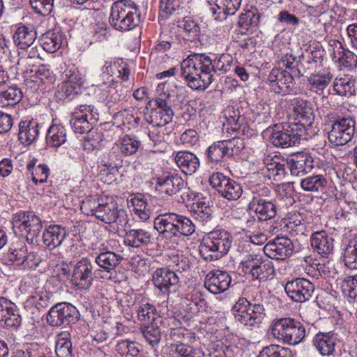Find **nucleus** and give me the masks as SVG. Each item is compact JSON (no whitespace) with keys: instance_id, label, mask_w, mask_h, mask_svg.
<instances>
[{"instance_id":"nucleus-1","label":"nucleus","mask_w":357,"mask_h":357,"mask_svg":"<svg viewBox=\"0 0 357 357\" xmlns=\"http://www.w3.org/2000/svg\"><path fill=\"white\" fill-rule=\"evenodd\" d=\"M233 63L230 54H193L181 63V77L193 90H205L216 73L228 72Z\"/></svg>"},{"instance_id":"nucleus-2","label":"nucleus","mask_w":357,"mask_h":357,"mask_svg":"<svg viewBox=\"0 0 357 357\" xmlns=\"http://www.w3.org/2000/svg\"><path fill=\"white\" fill-rule=\"evenodd\" d=\"M153 227L161 238L169 240L189 237L196 229V226L191 219L170 212L159 214L154 219Z\"/></svg>"},{"instance_id":"nucleus-3","label":"nucleus","mask_w":357,"mask_h":357,"mask_svg":"<svg viewBox=\"0 0 357 357\" xmlns=\"http://www.w3.org/2000/svg\"><path fill=\"white\" fill-rule=\"evenodd\" d=\"M141 13L138 6L130 1H117L110 9L109 22L116 30L128 31L139 26Z\"/></svg>"},{"instance_id":"nucleus-4","label":"nucleus","mask_w":357,"mask_h":357,"mask_svg":"<svg viewBox=\"0 0 357 357\" xmlns=\"http://www.w3.org/2000/svg\"><path fill=\"white\" fill-rule=\"evenodd\" d=\"M232 242V236L227 231L220 229L213 230L203 238L199 252L206 261H215L228 253Z\"/></svg>"},{"instance_id":"nucleus-5","label":"nucleus","mask_w":357,"mask_h":357,"mask_svg":"<svg viewBox=\"0 0 357 357\" xmlns=\"http://www.w3.org/2000/svg\"><path fill=\"white\" fill-rule=\"evenodd\" d=\"M273 336L284 343L296 345L305 337V328L298 321L289 317L275 320L271 325Z\"/></svg>"},{"instance_id":"nucleus-6","label":"nucleus","mask_w":357,"mask_h":357,"mask_svg":"<svg viewBox=\"0 0 357 357\" xmlns=\"http://www.w3.org/2000/svg\"><path fill=\"white\" fill-rule=\"evenodd\" d=\"M355 133V121L349 113L336 116L331 122L328 139L335 146H343L349 142Z\"/></svg>"},{"instance_id":"nucleus-7","label":"nucleus","mask_w":357,"mask_h":357,"mask_svg":"<svg viewBox=\"0 0 357 357\" xmlns=\"http://www.w3.org/2000/svg\"><path fill=\"white\" fill-rule=\"evenodd\" d=\"M42 227L41 219L33 211H20L13 218L15 234L25 237L29 243H33L38 236Z\"/></svg>"},{"instance_id":"nucleus-8","label":"nucleus","mask_w":357,"mask_h":357,"mask_svg":"<svg viewBox=\"0 0 357 357\" xmlns=\"http://www.w3.org/2000/svg\"><path fill=\"white\" fill-rule=\"evenodd\" d=\"M98 110L93 105H81L72 114L70 124L77 133L90 132L89 138L93 139L91 136L95 132L92 130V128L98 121Z\"/></svg>"},{"instance_id":"nucleus-9","label":"nucleus","mask_w":357,"mask_h":357,"mask_svg":"<svg viewBox=\"0 0 357 357\" xmlns=\"http://www.w3.org/2000/svg\"><path fill=\"white\" fill-rule=\"evenodd\" d=\"M63 79V82L57 86L55 96L59 100L70 102L78 96L84 82L80 73L74 67L66 68Z\"/></svg>"},{"instance_id":"nucleus-10","label":"nucleus","mask_w":357,"mask_h":357,"mask_svg":"<svg viewBox=\"0 0 357 357\" xmlns=\"http://www.w3.org/2000/svg\"><path fill=\"white\" fill-rule=\"evenodd\" d=\"M304 132L293 124H275L271 128V143L282 149L294 146L300 143Z\"/></svg>"},{"instance_id":"nucleus-11","label":"nucleus","mask_w":357,"mask_h":357,"mask_svg":"<svg viewBox=\"0 0 357 357\" xmlns=\"http://www.w3.org/2000/svg\"><path fill=\"white\" fill-rule=\"evenodd\" d=\"M208 181L218 195L228 201L237 200L243 194L242 185L221 172L212 174Z\"/></svg>"},{"instance_id":"nucleus-12","label":"nucleus","mask_w":357,"mask_h":357,"mask_svg":"<svg viewBox=\"0 0 357 357\" xmlns=\"http://www.w3.org/2000/svg\"><path fill=\"white\" fill-rule=\"evenodd\" d=\"M79 318L77 309L70 303H59L52 306L47 314V321L52 326L75 324Z\"/></svg>"},{"instance_id":"nucleus-13","label":"nucleus","mask_w":357,"mask_h":357,"mask_svg":"<svg viewBox=\"0 0 357 357\" xmlns=\"http://www.w3.org/2000/svg\"><path fill=\"white\" fill-rule=\"evenodd\" d=\"M151 280L160 296H168L177 290L179 277L168 268H160L153 272Z\"/></svg>"},{"instance_id":"nucleus-14","label":"nucleus","mask_w":357,"mask_h":357,"mask_svg":"<svg viewBox=\"0 0 357 357\" xmlns=\"http://www.w3.org/2000/svg\"><path fill=\"white\" fill-rule=\"evenodd\" d=\"M96 217L105 223H115L117 227L116 229L118 232L126 231L125 227L128 223L127 215L125 211L118 210L115 202H102L96 209Z\"/></svg>"},{"instance_id":"nucleus-15","label":"nucleus","mask_w":357,"mask_h":357,"mask_svg":"<svg viewBox=\"0 0 357 357\" xmlns=\"http://www.w3.org/2000/svg\"><path fill=\"white\" fill-rule=\"evenodd\" d=\"M293 114L297 123L293 125L297 126L303 132H305L314 122V112L312 104L306 100L296 98L291 100Z\"/></svg>"},{"instance_id":"nucleus-16","label":"nucleus","mask_w":357,"mask_h":357,"mask_svg":"<svg viewBox=\"0 0 357 357\" xmlns=\"http://www.w3.org/2000/svg\"><path fill=\"white\" fill-rule=\"evenodd\" d=\"M284 290L293 301L302 303L312 298L314 286L310 280L298 278L288 281L285 284Z\"/></svg>"},{"instance_id":"nucleus-17","label":"nucleus","mask_w":357,"mask_h":357,"mask_svg":"<svg viewBox=\"0 0 357 357\" xmlns=\"http://www.w3.org/2000/svg\"><path fill=\"white\" fill-rule=\"evenodd\" d=\"M293 73L287 70L274 68L268 75L271 90L278 94L285 95L291 92L294 87Z\"/></svg>"},{"instance_id":"nucleus-18","label":"nucleus","mask_w":357,"mask_h":357,"mask_svg":"<svg viewBox=\"0 0 357 357\" xmlns=\"http://www.w3.org/2000/svg\"><path fill=\"white\" fill-rule=\"evenodd\" d=\"M263 250L264 254L271 259L284 260L293 254L294 246L289 238L278 236L266 243Z\"/></svg>"},{"instance_id":"nucleus-19","label":"nucleus","mask_w":357,"mask_h":357,"mask_svg":"<svg viewBox=\"0 0 357 357\" xmlns=\"http://www.w3.org/2000/svg\"><path fill=\"white\" fill-rule=\"evenodd\" d=\"M235 319L250 329L259 328L266 314H257V310L237 301L233 307Z\"/></svg>"},{"instance_id":"nucleus-20","label":"nucleus","mask_w":357,"mask_h":357,"mask_svg":"<svg viewBox=\"0 0 357 357\" xmlns=\"http://www.w3.org/2000/svg\"><path fill=\"white\" fill-rule=\"evenodd\" d=\"M93 280V265L89 259L83 258L74 266L71 281L78 289H89Z\"/></svg>"},{"instance_id":"nucleus-21","label":"nucleus","mask_w":357,"mask_h":357,"mask_svg":"<svg viewBox=\"0 0 357 357\" xmlns=\"http://www.w3.org/2000/svg\"><path fill=\"white\" fill-rule=\"evenodd\" d=\"M22 323V318L14 303L0 297V324L6 328H17Z\"/></svg>"},{"instance_id":"nucleus-22","label":"nucleus","mask_w":357,"mask_h":357,"mask_svg":"<svg viewBox=\"0 0 357 357\" xmlns=\"http://www.w3.org/2000/svg\"><path fill=\"white\" fill-rule=\"evenodd\" d=\"M230 275L221 270H213L207 273L204 287L212 294H219L227 290L231 284Z\"/></svg>"},{"instance_id":"nucleus-23","label":"nucleus","mask_w":357,"mask_h":357,"mask_svg":"<svg viewBox=\"0 0 357 357\" xmlns=\"http://www.w3.org/2000/svg\"><path fill=\"white\" fill-rule=\"evenodd\" d=\"M286 162L291 174L296 176H303L314 167L313 158L305 152H298L291 155Z\"/></svg>"},{"instance_id":"nucleus-24","label":"nucleus","mask_w":357,"mask_h":357,"mask_svg":"<svg viewBox=\"0 0 357 357\" xmlns=\"http://www.w3.org/2000/svg\"><path fill=\"white\" fill-rule=\"evenodd\" d=\"M242 0H209L210 11L215 20H222L238 10Z\"/></svg>"},{"instance_id":"nucleus-25","label":"nucleus","mask_w":357,"mask_h":357,"mask_svg":"<svg viewBox=\"0 0 357 357\" xmlns=\"http://www.w3.org/2000/svg\"><path fill=\"white\" fill-rule=\"evenodd\" d=\"M40 135L39 123L33 119H26L19 123V140L24 146L35 142Z\"/></svg>"},{"instance_id":"nucleus-26","label":"nucleus","mask_w":357,"mask_h":357,"mask_svg":"<svg viewBox=\"0 0 357 357\" xmlns=\"http://www.w3.org/2000/svg\"><path fill=\"white\" fill-rule=\"evenodd\" d=\"M310 242L313 250L323 257H327L333 250V239L324 230L313 232Z\"/></svg>"},{"instance_id":"nucleus-27","label":"nucleus","mask_w":357,"mask_h":357,"mask_svg":"<svg viewBox=\"0 0 357 357\" xmlns=\"http://www.w3.org/2000/svg\"><path fill=\"white\" fill-rule=\"evenodd\" d=\"M241 303H245L247 305L257 310V314L260 312L265 313V305L266 301L263 296L262 292L257 288L253 287H248L244 289L243 295L238 299Z\"/></svg>"},{"instance_id":"nucleus-28","label":"nucleus","mask_w":357,"mask_h":357,"mask_svg":"<svg viewBox=\"0 0 357 357\" xmlns=\"http://www.w3.org/2000/svg\"><path fill=\"white\" fill-rule=\"evenodd\" d=\"M67 236L65 227L59 225H51L43 231V241L49 250L60 246Z\"/></svg>"},{"instance_id":"nucleus-29","label":"nucleus","mask_w":357,"mask_h":357,"mask_svg":"<svg viewBox=\"0 0 357 357\" xmlns=\"http://www.w3.org/2000/svg\"><path fill=\"white\" fill-rule=\"evenodd\" d=\"M264 163L266 169L265 174L269 179L280 181L284 178L287 174L286 167L287 166L286 161L280 162V158L277 156L273 158L267 155L264 159Z\"/></svg>"},{"instance_id":"nucleus-30","label":"nucleus","mask_w":357,"mask_h":357,"mask_svg":"<svg viewBox=\"0 0 357 357\" xmlns=\"http://www.w3.org/2000/svg\"><path fill=\"white\" fill-rule=\"evenodd\" d=\"M248 208L254 211L259 221H266L275 217L277 208L271 200L257 199L250 202Z\"/></svg>"},{"instance_id":"nucleus-31","label":"nucleus","mask_w":357,"mask_h":357,"mask_svg":"<svg viewBox=\"0 0 357 357\" xmlns=\"http://www.w3.org/2000/svg\"><path fill=\"white\" fill-rule=\"evenodd\" d=\"M36 37V31L33 26L20 25L15 29L13 40L18 48L24 50L31 47Z\"/></svg>"},{"instance_id":"nucleus-32","label":"nucleus","mask_w":357,"mask_h":357,"mask_svg":"<svg viewBox=\"0 0 357 357\" xmlns=\"http://www.w3.org/2000/svg\"><path fill=\"white\" fill-rule=\"evenodd\" d=\"M184 181L178 174H171L159 178L156 189L161 194L172 196L178 193L183 187Z\"/></svg>"},{"instance_id":"nucleus-33","label":"nucleus","mask_w":357,"mask_h":357,"mask_svg":"<svg viewBox=\"0 0 357 357\" xmlns=\"http://www.w3.org/2000/svg\"><path fill=\"white\" fill-rule=\"evenodd\" d=\"M313 345L322 356H330L335 351L336 337L332 332H319L313 338Z\"/></svg>"},{"instance_id":"nucleus-34","label":"nucleus","mask_w":357,"mask_h":357,"mask_svg":"<svg viewBox=\"0 0 357 357\" xmlns=\"http://www.w3.org/2000/svg\"><path fill=\"white\" fill-rule=\"evenodd\" d=\"M166 82L158 84L156 92L158 96L149 102L151 111H164L172 109L171 106V98L172 95L167 87Z\"/></svg>"},{"instance_id":"nucleus-35","label":"nucleus","mask_w":357,"mask_h":357,"mask_svg":"<svg viewBox=\"0 0 357 357\" xmlns=\"http://www.w3.org/2000/svg\"><path fill=\"white\" fill-rule=\"evenodd\" d=\"M151 233L144 229H132L126 231L124 236L125 245L132 248H142L151 242Z\"/></svg>"},{"instance_id":"nucleus-36","label":"nucleus","mask_w":357,"mask_h":357,"mask_svg":"<svg viewBox=\"0 0 357 357\" xmlns=\"http://www.w3.org/2000/svg\"><path fill=\"white\" fill-rule=\"evenodd\" d=\"M174 160L180 169L185 174H192L199 167L198 158L189 151H178Z\"/></svg>"},{"instance_id":"nucleus-37","label":"nucleus","mask_w":357,"mask_h":357,"mask_svg":"<svg viewBox=\"0 0 357 357\" xmlns=\"http://www.w3.org/2000/svg\"><path fill=\"white\" fill-rule=\"evenodd\" d=\"M95 262L103 270V271L109 273L114 271L121 263L123 257L112 251H105L95 252Z\"/></svg>"},{"instance_id":"nucleus-38","label":"nucleus","mask_w":357,"mask_h":357,"mask_svg":"<svg viewBox=\"0 0 357 357\" xmlns=\"http://www.w3.org/2000/svg\"><path fill=\"white\" fill-rule=\"evenodd\" d=\"M38 162L37 158H33L26 165L27 175L36 185L45 183L50 174V169L47 165Z\"/></svg>"},{"instance_id":"nucleus-39","label":"nucleus","mask_w":357,"mask_h":357,"mask_svg":"<svg viewBox=\"0 0 357 357\" xmlns=\"http://www.w3.org/2000/svg\"><path fill=\"white\" fill-rule=\"evenodd\" d=\"M50 305V297L47 291L36 292L24 303V307L33 314L47 308Z\"/></svg>"},{"instance_id":"nucleus-40","label":"nucleus","mask_w":357,"mask_h":357,"mask_svg":"<svg viewBox=\"0 0 357 357\" xmlns=\"http://www.w3.org/2000/svg\"><path fill=\"white\" fill-rule=\"evenodd\" d=\"M26 245L20 240L13 242L7 252V260L10 264L21 266L24 261V257L26 256Z\"/></svg>"},{"instance_id":"nucleus-41","label":"nucleus","mask_w":357,"mask_h":357,"mask_svg":"<svg viewBox=\"0 0 357 357\" xmlns=\"http://www.w3.org/2000/svg\"><path fill=\"white\" fill-rule=\"evenodd\" d=\"M47 145L58 148L66 142V131L61 124L53 123L48 129L46 135Z\"/></svg>"},{"instance_id":"nucleus-42","label":"nucleus","mask_w":357,"mask_h":357,"mask_svg":"<svg viewBox=\"0 0 357 357\" xmlns=\"http://www.w3.org/2000/svg\"><path fill=\"white\" fill-rule=\"evenodd\" d=\"M175 24H176L178 28L183 29L185 40L192 42L199 39L200 28L190 17H183L181 20H178Z\"/></svg>"},{"instance_id":"nucleus-43","label":"nucleus","mask_w":357,"mask_h":357,"mask_svg":"<svg viewBox=\"0 0 357 357\" xmlns=\"http://www.w3.org/2000/svg\"><path fill=\"white\" fill-rule=\"evenodd\" d=\"M185 2V0H160L159 18L166 20L174 13L178 14Z\"/></svg>"},{"instance_id":"nucleus-44","label":"nucleus","mask_w":357,"mask_h":357,"mask_svg":"<svg viewBox=\"0 0 357 357\" xmlns=\"http://www.w3.org/2000/svg\"><path fill=\"white\" fill-rule=\"evenodd\" d=\"M55 353L57 357H73L72 342L68 332L63 331L57 335Z\"/></svg>"},{"instance_id":"nucleus-45","label":"nucleus","mask_w":357,"mask_h":357,"mask_svg":"<svg viewBox=\"0 0 357 357\" xmlns=\"http://www.w3.org/2000/svg\"><path fill=\"white\" fill-rule=\"evenodd\" d=\"M22 92L17 86H10L0 92V107H6L17 105L22 98Z\"/></svg>"},{"instance_id":"nucleus-46","label":"nucleus","mask_w":357,"mask_h":357,"mask_svg":"<svg viewBox=\"0 0 357 357\" xmlns=\"http://www.w3.org/2000/svg\"><path fill=\"white\" fill-rule=\"evenodd\" d=\"M333 89L340 96H351L355 93V82L348 75L336 77L333 82Z\"/></svg>"},{"instance_id":"nucleus-47","label":"nucleus","mask_w":357,"mask_h":357,"mask_svg":"<svg viewBox=\"0 0 357 357\" xmlns=\"http://www.w3.org/2000/svg\"><path fill=\"white\" fill-rule=\"evenodd\" d=\"M41 41L42 47L45 51L54 53L61 47L62 36L59 32L48 31L43 35Z\"/></svg>"},{"instance_id":"nucleus-48","label":"nucleus","mask_w":357,"mask_h":357,"mask_svg":"<svg viewBox=\"0 0 357 357\" xmlns=\"http://www.w3.org/2000/svg\"><path fill=\"white\" fill-rule=\"evenodd\" d=\"M326 184L327 181L322 175L307 176L301 182V188L308 192H322Z\"/></svg>"},{"instance_id":"nucleus-49","label":"nucleus","mask_w":357,"mask_h":357,"mask_svg":"<svg viewBox=\"0 0 357 357\" xmlns=\"http://www.w3.org/2000/svg\"><path fill=\"white\" fill-rule=\"evenodd\" d=\"M140 144V142L137 140L135 137L125 135L116 142V146L122 154L130 155L137 152Z\"/></svg>"},{"instance_id":"nucleus-50","label":"nucleus","mask_w":357,"mask_h":357,"mask_svg":"<svg viewBox=\"0 0 357 357\" xmlns=\"http://www.w3.org/2000/svg\"><path fill=\"white\" fill-rule=\"evenodd\" d=\"M128 204L133 208L135 214L142 221L149 218V211L146 209V201L142 195H138L132 197Z\"/></svg>"},{"instance_id":"nucleus-51","label":"nucleus","mask_w":357,"mask_h":357,"mask_svg":"<svg viewBox=\"0 0 357 357\" xmlns=\"http://www.w3.org/2000/svg\"><path fill=\"white\" fill-rule=\"evenodd\" d=\"M208 160L211 163H220L227 158L225 146L222 141H218L212 144L206 149Z\"/></svg>"},{"instance_id":"nucleus-52","label":"nucleus","mask_w":357,"mask_h":357,"mask_svg":"<svg viewBox=\"0 0 357 357\" xmlns=\"http://www.w3.org/2000/svg\"><path fill=\"white\" fill-rule=\"evenodd\" d=\"M345 265L351 269H357V237L349 240L344 252Z\"/></svg>"},{"instance_id":"nucleus-53","label":"nucleus","mask_w":357,"mask_h":357,"mask_svg":"<svg viewBox=\"0 0 357 357\" xmlns=\"http://www.w3.org/2000/svg\"><path fill=\"white\" fill-rule=\"evenodd\" d=\"M275 273L273 264L268 259H262L260 264L254 268L251 273L252 278L260 280H267L270 277H273Z\"/></svg>"},{"instance_id":"nucleus-54","label":"nucleus","mask_w":357,"mask_h":357,"mask_svg":"<svg viewBox=\"0 0 357 357\" xmlns=\"http://www.w3.org/2000/svg\"><path fill=\"white\" fill-rule=\"evenodd\" d=\"M332 60L340 67H351L356 61L354 53L345 49L334 50L331 54Z\"/></svg>"},{"instance_id":"nucleus-55","label":"nucleus","mask_w":357,"mask_h":357,"mask_svg":"<svg viewBox=\"0 0 357 357\" xmlns=\"http://www.w3.org/2000/svg\"><path fill=\"white\" fill-rule=\"evenodd\" d=\"M332 75L326 74H312L308 78L310 89L312 91H322L331 82Z\"/></svg>"},{"instance_id":"nucleus-56","label":"nucleus","mask_w":357,"mask_h":357,"mask_svg":"<svg viewBox=\"0 0 357 357\" xmlns=\"http://www.w3.org/2000/svg\"><path fill=\"white\" fill-rule=\"evenodd\" d=\"M197 350L185 343H173L169 346L171 357H195Z\"/></svg>"},{"instance_id":"nucleus-57","label":"nucleus","mask_w":357,"mask_h":357,"mask_svg":"<svg viewBox=\"0 0 357 357\" xmlns=\"http://www.w3.org/2000/svg\"><path fill=\"white\" fill-rule=\"evenodd\" d=\"M258 357H291V352L278 344H271L263 348Z\"/></svg>"},{"instance_id":"nucleus-58","label":"nucleus","mask_w":357,"mask_h":357,"mask_svg":"<svg viewBox=\"0 0 357 357\" xmlns=\"http://www.w3.org/2000/svg\"><path fill=\"white\" fill-rule=\"evenodd\" d=\"M227 158L231 157L234 155H238L245 147V143L241 137H233L230 139L221 140Z\"/></svg>"},{"instance_id":"nucleus-59","label":"nucleus","mask_w":357,"mask_h":357,"mask_svg":"<svg viewBox=\"0 0 357 357\" xmlns=\"http://www.w3.org/2000/svg\"><path fill=\"white\" fill-rule=\"evenodd\" d=\"M195 218L203 225L208 224L212 218V209L202 202H198L193 208Z\"/></svg>"},{"instance_id":"nucleus-60","label":"nucleus","mask_w":357,"mask_h":357,"mask_svg":"<svg viewBox=\"0 0 357 357\" xmlns=\"http://www.w3.org/2000/svg\"><path fill=\"white\" fill-rule=\"evenodd\" d=\"M173 116L174 112L172 109H166L160 112L151 111V123L158 127H162L172 121Z\"/></svg>"},{"instance_id":"nucleus-61","label":"nucleus","mask_w":357,"mask_h":357,"mask_svg":"<svg viewBox=\"0 0 357 357\" xmlns=\"http://www.w3.org/2000/svg\"><path fill=\"white\" fill-rule=\"evenodd\" d=\"M155 311L153 305L149 303H142L137 310L138 319L144 324H149L154 320Z\"/></svg>"},{"instance_id":"nucleus-62","label":"nucleus","mask_w":357,"mask_h":357,"mask_svg":"<svg viewBox=\"0 0 357 357\" xmlns=\"http://www.w3.org/2000/svg\"><path fill=\"white\" fill-rule=\"evenodd\" d=\"M128 90L121 84H115L114 86H110L108 91V104L119 103L124 100L127 96Z\"/></svg>"},{"instance_id":"nucleus-63","label":"nucleus","mask_w":357,"mask_h":357,"mask_svg":"<svg viewBox=\"0 0 357 357\" xmlns=\"http://www.w3.org/2000/svg\"><path fill=\"white\" fill-rule=\"evenodd\" d=\"M343 294L351 298H357V275L345 278L340 284Z\"/></svg>"},{"instance_id":"nucleus-64","label":"nucleus","mask_w":357,"mask_h":357,"mask_svg":"<svg viewBox=\"0 0 357 357\" xmlns=\"http://www.w3.org/2000/svg\"><path fill=\"white\" fill-rule=\"evenodd\" d=\"M143 336L146 341L151 345L158 344L161 338L160 328L153 324L144 325L141 328Z\"/></svg>"}]
</instances>
